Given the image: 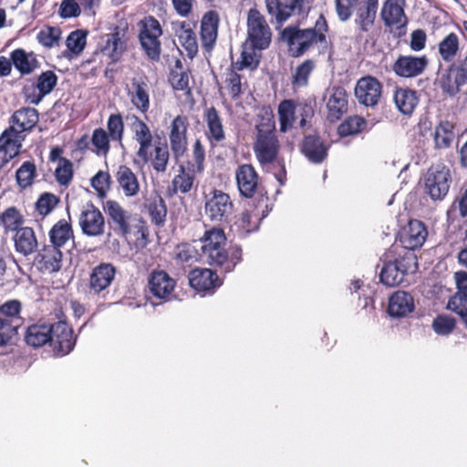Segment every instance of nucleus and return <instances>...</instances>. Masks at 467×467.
Listing matches in <instances>:
<instances>
[{
    "mask_svg": "<svg viewBox=\"0 0 467 467\" xmlns=\"http://www.w3.org/2000/svg\"><path fill=\"white\" fill-rule=\"evenodd\" d=\"M260 120L255 125V136L253 150L261 166L265 167L277 163L279 170L274 175L280 185H284L286 171L283 161L278 159L280 143L275 133V122L272 109L263 108L259 115Z\"/></svg>",
    "mask_w": 467,
    "mask_h": 467,
    "instance_id": "f257e3e1",
    "label": "nucleus"
},
{
    "mask_svg": "<svg viewBox=\"0 0 467 467\" xmlns=\"http://www.w3.org/2000/svg\"><path fill=\"white\" fill-rule=\"evenodd\" d=\"M328 30L327 20L320 15L314 28L299 29L288 26L282 32V37L286 41L293 57H300L314 44L327 43L326 34Z\"/></svg>",
    "mask_w": 467,
    "mask_h": 467,
    "instance_id": "f03ea898",
    "label": "nucleus"
},
{
    "mask_svg": "<svg viewBox=\"0 0 467 467\" xmlns=\"http://www.w3.org/2000/svg\"><path fill=\"white\" fill-rule=\"evenodd\" d=\"M201 250V260L211 265H223L226 261V237L224 232L213 227L205 232L203 236L194 241Z\"/></svg>",
    "mask_w": 467,
    "mask_h": 467,
    "instance_id": "7ed1b4c3",
    "label": "nucleus"
},
{
    "mask_svg": "<svg viewBox=\"0 0 467 467\" xmlns=\"http://www.w3.org/2000/svg\"><path fill=\"white\" fill-rule=\"evenodd\" d=\"M138 28L140 44L146 56L153 61H159L161 53V36H162L160 22L151 16H145L138 23Z\"/></svg>",
    "mask_w": 467,
    "mask_h": 467,
    "instance_id": "20e7f679",
    "label": "nucleus"
},
{
    "mask_svg": "<svg viewBox=\"0 0 467 467\" xmlns=\"http://www.w3.org/2000/svg\"><path fill=\"white\" fill-rule=\"evenodd\" d=\"M451 182V171L443 164L431 166L423 177L425 192L431 200H442L448 193Z\"/></svg>",
    "mask_w": 467,
    "mask_h": 467,
    "instance_id": "39448f33",
    "label": "nucleus"
},
{
    "mask_svg": "<svg viewBox=\"0 0 467 467\" xmlns=\"http://www.w3.org/2000/svg\"><path fill=\"white\" fill-rule=\"evenodd\" d=\"M130 129L133 135V140L138 143L139 148L136 151L134 163L137 165H145L150 160L153 136L150 127L138 116H128Z\"/></svg>",
    "mask_w": 467,
    "mask_h": 467,
    "instance_id": "423d86ee",
    "label": "nucleus"
},
{
    "mask_svg": "<svg viewBox=\"0 0 467 467\" xmlns=\"http://www.w3.org/2000/svg\"><path fill=\"white\" fill-rule=\"evenodd\" d=\"M247 42L263 50L271 42V29L265 16L256 9H250L247 16Z\"/></svg>",
    "mask_w": 467,
    "mask_h": 467,
    "instance_id": "0eeeda50",
    "label": "nucleus"
},
{
    "mask_svg": "<svg viewBox=\"0 0 467 467\" xmlns=\"http://www.w3.org/2000/svg\"><path fill=\"white\" fill-rule=\"evenodd\" d=\"M20 311L18 300H9L0 306V347L7 345L16 335Z\"/></svg>",
    "mask_w": 467,
    "mask_h": 467,
    "instance_id": "6e6552de",
    "label": "nucleus"
},
{
    "mask_svg": "<svg viewBox=\"0 0 467 467\" xmlns=\"http://www.w3.org/2000/svg\"><path fill=\"white\" fill-rule=\"evenodd\" d=\"M38 122V112L33 108H23L15 111L10 119V127L2 134H6L8 139L19 140L20 147L23 145L26 135L25 132L30 131Z\"/></svg>",
    "mask_w": 467,
    "mask_h": 467,
    "instance_id": "1a4fd4ad",
    "label": "nucleus"
},
{
    "mask_svg": "<svg viewBox=\"0 0 467 467\" xmlns=\"http://www.w3.org/2000/svg\"><path fill=\"white\" fill-rule=\"evenodd\" d=\"M204 211L214 223H227L234 211L230 196L221 190H213L205 197Z\"/></svg>",
    "mask_w": 467,
    "mask_h": 467,
    "instance_id": "9d476101",
    "label": "nucleus"
},
{
    "mask_svg": "<svg viewBox=\"0 0 467 467\" xmlns=\"http://www.w3.org/2000/svg\"><path fill=\"white\" fill-rule=\"evenodd\" d=\"M78 225L83 234L88 237H99L104 234L105 218L98 207L88 202L80 210Z\"/></svg>",
    "mask_w": 467,
    "mask_h": 467,
    "instance_id": "9b49d317",
    "label": "nucleus"
},
{
    "mask_svg": "<svg viewBox=\"0 0 467 467\" xmlns=\"http://www.w3.org/2000/svg\"><path fill=\"white\" fill-rule=\"evenodd\" d=\"M429 65L426 56L400 55L392 64L394 74L403 78H412L421 75Z\"/></svg>",
    "mask_w": 467,
    "mask_h": 467,
    "instance_id": "f8f14e48",
    "label": "nucleus"
},
{
    "mask_svg": "<svg viewBox=\"0 0 467 467\" xmlns=\"http://www.w3.org/2000/svg\"><path fill=\"white\" fill-rule=\"evenodd\" d=\"M53 351L57 356L67 355L76 344L73 330L67 323L58 321L52 324V335L49 342Z\"/></svg>",
    "mask_w": 467,
    "mask_h": 467,
    "instance_id": "ddd939ff",
    "label": "nucleus"
},
{
    "mask_svg": "<svg viewBox=\"0 0 467 467\" xmlns=\"http://www.w3.org/2000/svg\"><path fill=\"white\" fill-rule=\"evenodd\" d=\"M187 119L181 115L177 116L170 126L169 140L175 159L182 157L187 150Z\"/></svg>",
    "mask_w": 467,
    "mask_h": 467,
    "instance_id": "4468645a",
    "label": "nucleus"
},
{
    "mask_svg": "<svg viewBox=\"0 0 467 467\" xmlns=\"http://www.w3.org/2000/svg\"><path fill=\"white\" fill-rule=\"evenodd\" d=\"M348 93L342 87L333 86L327 89L324 99L328 111L327 118L331 121L339 119L348 111Z\"/></svg>",
    "mask_w": 467,
    "mask_h": 467,
    "instance_id": "2eb2a0df",
    "label": "nucleus"
},
{
    "mask_svg": "<svg viewBox=\"0 0 467 467\" xmlns=\"http://www.w3.org/2000/svg\"><path fill=\"white\" fill-rule=\"evenodd\" d=\"M379 0H362L357 8L354 23L358 31V36L372 30L377 17Z\"/></svg>",
    "mask_w": 467,
    "mask_h": 467,
    "instance_id": "dca6fc26",
    "label": "nucleus"
},
{
    "mask_svg": "<svg viewBox=\"0 0 467 467\" xmlns=\"http://www.w3.org/2000/svg\"><path fill=\"white\" fill-rule=\"evenodd\" d=\"M381 94V85L373 77L360 78L355 88V96L358 100L366 106H374L378 103Z\"/></svg>",
    "mask_w": 467,
    "mask_h": 467,
    "instance_id": "f3484780",
    "label": "nucleus"
},
{
    "mask_svg": "<svg viewBox=\"0 0 467 467\" xmlns=\"http://www.w3.org/2000/svg\"><path fill=\"white\" fill-rule=\"evenodd\" d=\"M428 235L424 223L419 220H410L400 234V243L404 249L415 250L423 245Z\"/></svg>",
    "mask_w": 467,
    "mask_h": 467,
    "instance_id": "a211bd4d",
    "label": "nucleus"
},
{
    "mask_svg": "<svg viewBox=\"0 0 467 467\" xmlns=\"http://www.w3.org/2000/svg\"><path fill=\"white\" fill-rule=\"evenodd\" d=\"M235 180L239 192L245 198H251L258 187V174L251 164H242L235 171Z\"/></svg>",
    "mask_w": 467,
    "mask_h": 467,
    "instance_id": "6ab92c4d",
    "label": "nucleus"
},
{
    "mask_svg": "<svg viewBox=\"0 0 467 467\" xmlns=\"http://www.w3.org/2000/svg\"><path fill=\"white\" fill-rule=\"evenodd\" d=\"M304 0H266L268 13L282 25L293 14L302 9Z\"/></svg>",
    "mask_w": 467,
    "mask_h": 467,
    "instance_id": "aec40b11",
    "label": "nucleus"
},
{
    "mask_svg": "<svg viewBox=\"0 0 467 467\" xmlns=\"http://www.w3.org/2000/svg\"><path fill=\"white\" fill-rule=\"evenodd\" d=\"M175 280L165 271H154L149 278L150 293L157 298L169 300L175 287Z\"/></svg>",
    "mask_w": 467,
    "mask_h": 467,
    "instance_id": "412c9836",
    "label": "nucleus"
},
{
    "mask_svg": "<svg viewBox=\"0 0 467 467\" xmlns=\"http://www.w3.org/2000/svg\"><path fill=\"white\" fill-rule=\"evenodd\" d=\"M171 26L180 45L184 48L187 56L192 58L198 52V44L191 23L177 20L171 23Z\"/></svg>",
    "mask_w": 467,
    "mask_h": 467,
    "instance_id": "4be33fe9",
    "label": "nucleus"
},
{
    "mask_svg": "<svg viewBox=\"0 0 467 467\" xmlns=\"http://www.w3.org/2000/svg\"><path fill=\"white\" fill-rule=\"evenodd\" d=\"M125 29L116 27L112 33L106 35L103 38L101 51L110 57L113 62L118 61L125 50Z\"/></svg>",
    "mask_w": 467,
    "mask_h": 467,
    "instance_id": "5701e85b",
    "label": "nucleus"
},
{
    "mask_svg": "<svg viewBox=\"0 0 467 467\" xmlns=\"http://www.w3.org/2000/svg\"><path fill=\"white\" fill-rule=\"evenodd\" d=\"M189 282L199 292L213 291L221 285L217 275L210 269H194L190 273Z\"/></svg>",
    "mask_w": 467,
    "mask_h": 467,
    "instance_id": "b1692460",
    "label": "nucleus"
},
{
    "mask_svg": "<svg viewBox=\"0 0 467 467\" xmlns=\"http://www.w3.org/2000/svg\"><path fill=\"white\" fill-rule=\"evenodd\" d=\"M15 250L23 256H28L36 252L38 242L33 228L24 226L15 233L13 237Z\"/></svg>",
    "mask_w": 467,
    "mask_h": 467,
    "instance_id": "393cba45",
    "label": "nucleus"
},
{
    "mask_svg": "<svg viewBox=\"0 0 467 467\" xmlns=\"http://www.w3.org/2000/svg\"><path fill=\"white\" fill-rule=\"evenodd\" d=\"M384 24L388 26H402L407 23L404 13V0H386L380 12Z\"/></svg>",
    "mask_w": 467,
    "mask_h": 467,
    "instance_id": "a878e982",
    "label": "nucleus"
},
{
    "mask_svg": "<svg viewBox=\"0 0 467 467\" xmlns=\"http://www.w3.org/2000/svg\"><path fill=\"white\" fill-rule=\"evenodd\" d=\"M115 179L119 190L124 196L133 197L139 193L140 189V182L130 167L120 165L115 173Z\"/></svg>",
    "mask_w": 467,
    "mask_h": 467,
    "instance_id": "bb28decb",
    "label": "nucleus"
},
{
    "mask_svg": "<svg viewBox=\"0 0 467 467\" xmlns=\"http://www.w3.org/2000/svg\"><path fill=\"white\" fill-rule=\"evenodd\" d=\"M116 274L115 267L110 264H100L96 266L89 277V287L94 293H99L109 286Z\"/></svg>",
    "mask_w": 467,
    "mask_h": 467,
    "instance_id": "cd10ccee",
    "label": "nucleus"
},
{
    "mask_svg": "<svg viewBox=\"0 0 467 467\" xmlns=\"http://www.w3.org/2000/svg\"><path fill=\"white\" fill-rule=\"evenodd\" d=\"M104 210L112 223L117 226L119 233L127 235L130 232V214L117 201L109 200L105 202Z\"/></svg>",
    "mask_w": 467,
    "mask_h": 467,
    "instance_id": "c85d7f7f",
    "label": "nucleus"
},
{
    "mask_svg": "<svg viewBox=\"0 0 467 467\" xmlns=\"http://www.w3.org/2000/svg\"><path fill=\"white\" fill-rule=\"evenodd\" d=\"M415 308L411 295L404 291L395 292L389 300V314L393 317H404Z\"/></svg>",
    "mask_w": 467,
    "mask_h": 467,
    "instance_id": "c756f323",
    "label": "nucleus"
},
{
    "mask_svg": "<svg viewBox=\"0 0 467 467\" xmlns=\"http://www.w3.org/2000/svg\"><path fill=\"white\" fill-rule=\"evenodd\" d=\"M62 252L56 245L48 244L38 253L37 263L42 271L55 273L62 266Z\"/></svg>",
    "mask_w": 467,
    "mask_h": 467,
    "instance_id": "7c9ffc66",
    "label": "nucleus"
},
{
    "mask_svg": "<svg viewBox=\"0 0 467 467\" xmlns=\"http://www.w3.org/2000/svg\"><path fill=\"white\" fill-rule=\"evenodd\" d=\"M218 25L219 16L214 11L206 13L202 19L201 39L202 46L207 50H210L213 47L217 39Z\"/></svg>",
    "mask_w": 467,
    "mask_h": 467,
    "instance_id": "2f4dec72",
    "label": "nucleus"
},
{
    "mask_svg": "<svg viewBox=\"0 0 467 467\" xmlns=\"http://www.w3.org/2000/svg\"><path fill=\"white\" fill-rule=\"evenodd\" d=\"M129 96L132 105L141 113H146L150 108L149 88L145 81L133 78Z\"/></svg>",
    "mask_w": 467,
    "mask_h": 467,
    "instance_id": "473e14b6",
    "label": "nucleus"
},
{
    "mask_svg": "<svg viewBox=\"0 0 467 467\" xmlns=\"http://www.w3.org/2000/svg\"><path fill=\"white\" fill-rule=\"evenodd\" d=\"M204 121L207 126L206 136L212 143L221 142L225 139L223 121L215 108L212 107L206 110Z\"/></svg>",
    "mask_w": 467,
    "mask_h": 467,
    "instance_id": "72a5a7b5",
    "label": "nucleus"
},
{
    "mask_svg": "<svg viewBox=\"0 0 467 467\" xmlns=\"http://www.w3.org/2000/svg\"><path fill=\"white\" fill-rule=\"evenodd\" d=\"M51 335L52 325L38 323L27 327L25 339L28 345L39 348L50 342Z\"/></svg>",
    "mask_w": 467,
    "mask_h": 467,
    "instance_id": "f704fd0d",
    "label": "nucleus"
},
{
    "mask_svg": "<svg viewBox=\"0 0 467 467\" xmlns=\"http://www.w3.org/2000/svg\"><path fill=\"white\" fill-rule=\"evenodd\" d=\"M393 99L398 110L408 116L412 114L419 103L417 92L410 88H397Z\"/></svg>",
    "mask_w": 467,
    "mask_h": 467,
    "instance_id": "c9c22d12",
    "label": "nucleus"
},
{
    "mask_svg": "<svg viewBox=\"0 0 467 467\" xmlns=\"http://www.w3.org/2000/svg\"><path fill=\"white\" fill-rule=\"evenodd\" d=\"M57 82V78L54 72L50 70L43 72L36 81V88L38 93L30 94L28 93V89H26L27 99L33 104H38L46 95L49 94L54 89Z\"/></svg>",
    "mask_w": 467,
    "mask_h": 467,
    "instance_id": "e433bc0d",
    "label": "nucleus"
},
{
    "mask_svg": "<svg viewBox=\"0 0 467 467\" xmlns=\"http://www.w3.org/2000/svg\"><path fill=\"white\" fill-rule=\"evenodd\" d=\"M302 152L313 163L322 162L327 155V148L317 136H306L303 141Z\"/></svg>",
    "mask_w": 467,
    "mask_h": 467,
    "instance_id": "4c0bfd02",
    "label": "nucleus"
},
{
    "mask_svg": "<svg viewBox=\"0 0 467 467\" xmlns=\"http://www.w3.org/2000/svg\"><path fill=\"white\" fill-rule=\"evenodd\" d=\"M455 125L449 119H441L435 128L434 143L437 149L451 147L455 140Z\"/></svg>",
    "mask_w": 467,
    "mask_h": 467,
    "instance_id": "58836bf2",
    "label": "nucleus"
},
{
    "mask_svg": "<svg viewBox=\"0 0 467 467\" xmlns=\"http://www.w3.org/2000/svg\"><path fill=\"white\" fill-rule=\"evenodd\" d=\"M198 173L194 169L190 167L180 166V170L177 175L174 176L171 182L172 191L175 193H187L194 185L195 175Z\"/></svg>",
    "mask_w": 467,
    "mask_h": 467,
    "instance_id": "ea45409f",
    "label": "nucleus"
},
{
    "mask_svg": "<svg viewBox=\"0 0 467 467\" xmlns=\"http://www.w3.org/2000/svg\"><path fill=\"white\" fill-rule=\"evenodd\" d=\"M48 234L51 244L58 248L64 246L74 238L72 226L70 223L65 219L59 220L55 223Z\"/></svg>",
    "mask_w": 467,
    "mask_h": 467,
    "instance_id": "a19ab883",
    "label": "nucleus"
},
{
    "mask_svg": "<svg viewBox=\"0 0 467 467\" xmlns=\"http://www.w3.org/2000/svg\"><path fill=\"white\" fill-rule=\"evenodd\" d=\"M7 135L8 133L0 136V172L12 159L19 154L22 148L19 140L8 139Z\"/></svg>",
    "mask_w": 467,
    "mask_h": 467,
    "instance_id": "79ce46f5",
    "label": "nucleus"
},
{
    "mask_svg": "<svg viewBox=\"0 0 467 467\" xmlns=\"http://www.w3.org/2000/svg\"><path fill=\"white\" fill-rule=\"evenodd\" d=\"M460 51V40L455 33L447 35L438 45V52L446 63L455 60Z\"/></svg>",
    "mask_w": 467,
    "mask_h": 467,
    "instance_id": "37998d69",
    "label": "nucleus"
},
{
    "mask_svg": "<svg viewBox=\"0 0 467 467\" xmlns=\"http://www.w3.org/2000/svg\"><path fill=\"white\" fill-rule=\"evenodd\" d=\"M280 131L285 133L290 130L296 121V104L291 99L280 102L277 109Z\"/></svg>",
    "mask_w": 467,
    "mask_h": 467,
    "instance_id": "c03bdc74",
    "label": "nucleus"
},
{
    "mask_svg": "<svg viewBox=\"0 0 467 467\" xmlns=\"http://www.w3.org/2000/svg\"><path fill=\"white\" fill-rule=\"evenodd\" d=\"M11 60L15 67L22 74L31 73L37 66V61L32 53L23 49H16L11 53Z\"/></svg>",
    "mask_w": 467,
    "mask_h": 467,
    "instance_id": "a18cd8bd",
    "label": "nucleus"
},
{
    "mask_svg": "<svg viewBox=\"0 0 467 467\" xmlns=\"http://www.w3.org/2000/svg\"><path fill=\"white\" fill-rule=\"evenodd\" d=\"M198 245L192 244H181L174 250V258L178 264L188 265L201 260V253L198 251Z\"/></svg>",
    "mask_w": 467,
    "mask_h": 467,
    "instance_id": "49530a36",
    "label": "nucleus"
},
{
    "mask_svg": "<svg viewBox=\"0 0 467 467\" xmlns=\"http://www.w3.org/2000/svg\"><path fill=\"white\" fill-rule=\"evenodd\" d=\"M0 222L5 232H16L24 226V216L16 207H8L0 215Z\"/></svg>",
    "mask_w": 467,
    "mask_h": 467,
    "instance_id": "de8ad7c7",
    "label": "nucleus"
},
{
    "mask_svg": "<svg viewBox=\"0 0 467 467\" xmlns=\"http://www.w3.org/2000/svg\"><path fill=\"white\" fill-rule=\"evenodd\" d=\"M404 275L394 261L384 264L380 272V281L387 286H396L404 280Z\"/></svg>",
    "mask_w": 467,
    "mask_h": 467,
    "instance_id": "09e8293b",
    "label": "nucleus"
},
{
    "mask_svg": "<svg viewBox=\"0 0 467 467\" xmlns=\"http://www.w3.org/2000/svg\"><path fill=\"white\" fill-rule=\"evenodd\" d=\"M36 177V167L33 161H25L16 171V179L21 189L31 186Z\"/></svg>",
    "mask_w": 467,
    "mask_h": 467,
    "instance_id": "8fccbe9b",
    "label": "nucleus"
},
{
    "mask_svg": "<svg viewBox=\"0 0 467 467\" xmlns=\"http://www.w3.org/2000/svg\"><path fill=\"white\" fill-rule=\"evenodd\" d=\"M256 50H258V48L251 46V44L246 41L241 54V60L236 62L237 69L242 70L245 67L251 69L256 68L260 57Z\"/></svg>",
    "mask_w": 467,
    "mask_h": 467,
    "instance_id": "3c124183",
    "label": "nucleus"
},
{
    "mask_svg": "<svg viewBox=\"0 0 467 467\" xmlns=\"http://www.w3.org/2000/svg\"><path fill=\"white\" fill-rule=\"evenodd\" d=\"M365 126L366 121L362 117L351 116L338 126V134L341 137L355 135L361 132Z\"/></svg>",
    "mask_w": 467,
    "mask_h": 467,
    "instance_id": "603ef678",
    "label": "nucleus"
},
{
    "mask_svg": "<svg viewBox=\"0 0 467 467\" xmlns=\"http://www.w3.org/2000/svg\"><path fill=\"white\" fill-rule=\"evenodd\" d=\"M399 265V267L402 271L404 276L411 272H415L418 268L417 256L414 250L404 249L399 253V257L394 260Z\"/></svg>",
    "mask_w": 467,
    "mask_h": 467,
    "instance_id": "864d4df0",
    "label": "nucleus"
},
{
    "mask_svg": "<svg viewBox=\"0 0 467 467\" xmlns=\"http://www.w3.org/2000/svg\"><path fill=\"white\" fill-rule=\"evenodd\" d=\"M36 38L38 42L48 48L58 46L61 38V29L57 26H47L41 29Z\"/></svg>",
    "mask_w": 467,
    "mask_h": 467,
    "instance_id": "5fc2aeb1",
    "label": "nucleus"
},
{
    "mask_svg": "<svg viewBox=\"0 0 467 467\" xmlns=\"http://www.w3.org/2000/svg\"><path fill=\"white\" fill-rule=\"evenodd\" d=\"M59 198L50 192L42 193L35 203V209L41 216L48 215L58 204Z\"/></svg>",
    "mask_w": 467,
    "mask_h": 467,
    "instance_id": "6e6d98bb",
    "label": "nucleus"
},
{
    "mask_svg": "<svg viewBox=\"0 0 467 467\" xmlns=\"http://www.w3.org/2000/svg\"><path fill=\"white\" fill-rule=\"evenodd\" d=\"M109 135L101 128L94 130L91 136V144L98 155L106 156L109 150Z\"/></svg>",
    "mask_w": 467,
    "mask_h": 467,
    "instance_id": "4d7b16f0",
    "label": "nucleus"
},
{
    "mask_svg": "<svg viewBox=\"0 0 467 467\" xmlns=\"http://www.w3.org/2000/svg\"><path fill=\"white\" fill-rule=\"evenodd\" d=\"M55 176L57 182L60 185L67 186L72 181L73 177L72 162L66 158L59 159L57 166L55 170Z\"/></svg>",
    "mask_w": 467,
    "mask_h": 467,
    "instance_id": "13d9d810",
    "label": "nucleus"
},
{
    "mask_svg": "<svg viewBox=\"0 0 467 467\" xmlns=\"http://www.w3.org/2000/svg\"><path fill=\"white\" fill-rule=\"evenodd\" d=\"M455 319L448 315H439L432 321L433 331L440 336H448L455 328Z\"/></svg>",
    "mask_w": 467,
    "mask_h": 467,
    "instance_id": "bf43d9fd",
    "label": "nucleus"
},
{
    "mask_svg": "<svg viewBox=\"0 0 467 467\" xmlns=\"http://www.w3.org/2000/svg\"><path fill=\"white\" fill-rule=\"evenodd\" d=\"M314 68V64L310 60H306L299 65L292 78V84L294 87L300 88L306 86L309 75Z\"/></svg>",
    "mask_w": 467,
    "mask_h": 467,
    "instance_id": "052dcab7",
    "label": "nucleus"
},
{
    "mask_svg": "<svg viewBox=\"0 0 467 467\" xmlns=\"http://www.w3.org/2000/svg\"><path fill=\"white\" fill-rule=\"evenodd\" d=\"M107 129L112 140L121 142L124 133V123L119 114H111L109 117Z\"/></svg>",
    "mask_w": 467,
    "mask_h": 467,
    "instance_id": "680f3d73",
    "label": "nucleus"
},
{
    "mask_svg": "<svg viewBox=\"0 0 467 467\" xmlns=\"http://www.w3.org/2000/svg\"><path fill=\"white\" fill-rule=\"evenodd\" d=\"M149 213L150 215L152 223L157 225L162 224L166 214V205L161 198H156L152 200L148 206Z\"/></svg>",
    "mask_w": 467,
    "mask_h": 467,
    "instance_id": "e2e57ef3",
    "label": "nucleus"
},
{
    "mask_svg": "<svg viewBox=\"0 0 467 467\" xmlns=\"http://www.w3.org/2000/svg\"><path fill=\"white\" fill-rule=\"evenodd\" d=\"M169 151L166 146H155L151 159L152 168L157 172H164L169 161Z\"/></svg>",
    "mask_w": 467,
    "mask_h": 467,
    "instance_id": "0e129e2a",
    "label": "nucleus"
},
{
    "mask_svg": "<svg viewBox=\"0 0 467 467\" xmlns=\"http://www.w3.org/2000/svg\"><path fill=\"white\" fill-rule=\"evenodd\" d=\"M359 0H335V9L338 19L347 22L353 15Z\"/></svg>",
    "mask_w": 467,
    "mask_h": 467,
    "instance_id": "69168bd1",
    "label": "nucleus"
},
{
    "mask_svg": "<svg viewBox=\"0 0 467 467\" xmlns=\"http://www.w3.org/2000/svg\"><path fill=\"white\" fill-rule=\"evenodd\" d=\"M438 83L441 90L449 96H454L459 92L460 87L465 85L459 81L457 73L455 78L449 73L442 74Z\"/></svg>",
    "mask_w": 467,
    "mask_h": 467,
    "instance_id": "338daca9",
    "label": "nucleus"
},
{
    "mask_svg": "<svg viewBox=\"0 0 467 467\" xmlns=\"http://www.w3.org/2000/svg\"><path fill=\"white\" fill-rule=\"evenodd\" d=\"M87 34L83 30H75L67 37V47L68 50L75 54H79L85 47Z\"/></svg>",
    "mask_w": 467,
    "mask_h": 467,
    "instance_id": "774afa93",
    "label": "nucleus"
}]
</instances>
